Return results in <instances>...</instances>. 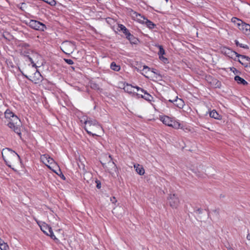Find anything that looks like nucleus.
I'll return each mask as SVG.
<instances>
[{
    "instance_id": "obj_32",
    "label": "nucleus",
    "mask_w": 250,
    "mask_h": 250,
    "mask_svg": "<svg viewBox=\"0 0 250 250\" xmlns=\"http://www.w3.org/2000/svg\"><path fill=\"white\" fill-rule=\"evenodd\" d=\"M43 1L50 5H55L56 4V1L54 0H43Z\"/></svg>"
},
{
    "instance_id": "obj_2",
    "label": "nucleus",
    "mask_w": 250,
    "mask_h": 250,
    "mask_svg": "<svg viewBox=\"0 0 250 250\" xmlns=\"http://www.w3.org/2000/svg\"><path fill=\"white\" fill-rule=\"evenodd\" d=\"M85 129L89 134L97 136L95 132L102 129L101 126L95 120H87L84 121Z\"/></svg>"
},
{
    "instance_id": "obj_36",
    "label": "nucleus",
    "mask_w": 250,
    "mask_h": 250,
    "mask_svg": "<svg viewBox=\"0 0 250 250\" xmlns=\"http://www.w3.org/2000/svg\"><path fill=\"white\" fill-rule=\"evenodd\" d=\"M91 87L93 89H98L99 88L98 85L95 83H91Z\"/></svg>"
},
{
    "instance_id": "obj_17",
    "label": "nucleus",
    "mask_w": 250,
    "mask_h": 250,
    "mask_svg": "<svg viewBox=\"0 0 250 250\" xmlns=\"http://www.w3.org/2000/svg\"><path fill=\"white\" fill-rule=\"evenodd\" d=\"M42 80V77L40 73L38 72H36L34 74V76L32 77L31 81L34 82L35 83H38L40 82H41Z\"/></svg>"
},
{
    "instance_id": "obj_41",
    "label": "nucleus",
    "mask_w": 250,
    "mask_h": 250,
    "mask_svg": "<svg viewBox=\"0 0 250 250\" xmlns=\"http://www.w3.org/2000/svg\"><path fill=\"white\" fill-rule=\"evenodd\" d=\"M235 44H236V45L237 46H240V44H241V43H239V42H238V41L237 40H235Z\"/></svg>"
},
{
    "instance_id": "obj_14",
    "label": "nucleus",
    "mask_w": 250,
    "mask_h": 250,
    "mask_svg": "<svg viewBox=\"0 0 250 250\" xmlns=\"http://www.w3.org/2000/svg\"><path fill=\"white\" fill-rule=\"evenodd\" d=\"M131 16L133 20L136 21L141 23H144V21H145L146 19L141 14H138L135 11L132 12L131 13Z\"/></svg>"
},
{
    "instance_id": "obj_42",
    "label": "nucleus",
    "mask_w": 250,
    "mask_h": 250,
    "mask_svg": "<svg viewBox=\"0 0 250 250\" xmlns=\"http://www.w3.org/2000/svg\"><path fill=\"white\" fill-rule=\"evenodd\" d=\"M228 250H234L233 248L230 247V246L227 247Z\"/></svg>"
},
{
    "instance_id": "obj_24",
    "label": "nucleus",
    "mask_w": 250,
    "mask_h": 250,
    "mask_svg": "<svg viewBox=\"0 0 250 250\" xmlns=\"http://www.w3.org/2000/svg\"><path fill=\"white\" fill-rule=\"evenodd\" d=\"M119 27L121 29V30L123 31V33L127 36V37L128 38L129 36H131V35L129 33V31L127 29V28L123 24H119Z\"/></svg>"
},
{
    "instance_id": "obj_8",
    "label": "nucleus",
    "mask_w": 250,
    "mask_h": 250,
    "mask_svg": "<svg viewBox=\"0 0 250 250\" xmlns=\"http://www.w3.org/2000/svg\"><path fill=\"white\" fill-rule=\"evenodd\" d=\"M27 60L31 62L33 67H37L41 63L39 62L42 60V57L36 53L31 52L30 55L27 56Z\"/></svg>"
},
{
    "instance_id": "obj_45",
    "label": "nucleus",
    "mask_w": 250,
    "mask_h": 250,
    "mask_svg": "<svg viewBox=\"0 0 250 250\" xmlns=\"http://www.w3.org/2000/svg\"><path fill=\"white\" fill-rule=\"evenodd\" d=\"M18 135H19V136L20 137V138L21 139V133H18Z\"/></svg>"
},
{
    "instance_id": "obj_44",
    "label": "nucleus",
    "mask_w": 250,
    "mask_h": 250,
    "mask_svg": "<svg viewBox=\"0 0 250 250\" xmlns=\"http://www.w3.org/2000/svg\"><path fill=\"white\" fill-rule=\"evenodd\" d=\"M59 176H60L62 179H65V177L64 175L62 173L61 174L58 175Z\"/></svg>"
},
{
    "instance_id": "obj_38",
    "label": "nucleus",
    "mask_w": 250,
    "mask_h": 250,
    "mask_svg": "<svg viewBox=\"0 0 250 250\" xmlns=\"http://www.w3.org/2000/svg\"><path fill=\"white\" fill-rule=\"evenodd\" d=\"M240 47H241L242 48H246V49L249 48V47L247 45H245V44H240Z\"/></svg>"
},
{
    "instance_id": "obj_29",
    "label": "nucleus",
    "mask_w": 250,
    "mask_h": 250,
    "mask_svg": "<svg viewBox=\"0 0 250 250\" xmlns=\"http://www.w3.org/2000/svg\"><path fill=\"white\" fill-rule=\"evenodd\" d=\"M110 68L113 70L118 71L120 70V66L117 65L115 62H112L110 64Z\"/></svg>"
},
{
    "instance_id": "obj_6",
    "label": "nucleus",
    "mask_w": 250,
    "mask_h": 250,
    "mask_svg": "<svg viewBox=\"0 0 250 250\" xmlns=\"http://www.w3.org/2000/svg\"><path fill=\"white\" fill-rule=\"evenodd\" d=\"M61 48L64 53L70 54L74 51L75 45L71 42L65 41L62 43Z\"/></svg>"
},
{
    "instance_id": "obj_7",
    "label": "nucleus",
    "mask_w": 250,
    "mask_h": 250,
    "mask_svg": "<svg viewBox=\"0 0 250 250\" xmlns=\"http://www.w3.org/2000/svg\"><path fill=\"white\" fill-rule=\"evenodd\" d=\"M105 157L108 159V163L106 164V166H103V167L106 171L113 175L115 173L117 172V167L116 164L112 161V158L111 156H105Z\"/></svg>"
},
{
    "instance_id": "obj_31",
    "label": "nucleus",
    "mask_w": 250,
    "mask_h": 250,
    "mask_svg": "<svg viewBox=\"0 0 250 250\" xmlns=\"http://www.w3.org/2000/svg\"><path fill=\"white\" fill-rule=\"evenodd\" d=\"M7 125L9 128L15 131V123L14 122H12V121H7Z\"/></svg>"
},
{
    "instance_id": "obj_25",
    "label": "nucleus",
    "mask_w": 250,
    "mask_h": 250,
    "mask_svg": "<svg viewBox=\"0 0 250 250\" xmlns=\"http://www.w3.org/2000/svg\"><path fill=\"white\" fill-rule=\"evenodd\" d=\"M234 80L239 84H242L243 85L247 84L248 83L243 78H241L238 76H236L234 77Z\"/></svg>"
},
{
    "instance_id": "obj_28",
    "label": "nucleus",
    "mask_w": 250,
    "mask_h": 250,
    "mask_svg": "<svg viewBox=\"0 0 250 250\" xmlns=\"http://www.w3.org/2000/svg\"><path fill=\"white\" fill-rule=\"evenodd\" d=\"M144 23L146 25V26L150 29H153L154 27V24L149 20L146 19L145 21H144Z\"/></svg>"
},
{
    "instance_id": "obj_30",
    "label": "nucleus",
    "mask_w": 250,
    "mask_h": 250,
    "mask_svg": "<svg viewBox=\"0 0 250 250\" xmlns=\"http://www.w3.org/2000/svg\"><path fill=\"white\" fill-rule=\"evenodd\" d=\"M157 46L159 48V51L158 53V54L159 56L161 55H164L165 54V51L163 48V46L162 45H158Z\"/></svg>"
},
{
    "instance_id": "obj_43",
    "label": "nucleus",
    "mask_w": 250,
    "mask_h": 250,
    "mask_svg": "<svg viewBox=\"0 0 250 250\" xmlns=\"http://www.w3.org/2000/svg\"><path fill=\"white\" fill-rule=\"evenodd\" d=\"M97 188H101V184H100V183H97Z\"/></svg>"
},
{
    "instance_id": "obj_4",
    "label": "nucleus",
    "mask_w": 250,
    "mask_h": 250,
    "mask_svg": "<svg viewBox=\"0 0 250 250\" xmlns=\"http://www.w3.org/2000/svg\"><path fill=\"white\" fill-rule=\"evenodd\" d=\"M231 21L238 27L243 33L248 34L250 32V25L247 24L239 19L233 17Z\"/></svg>"
},
{
    "instance_id": "obj_10",
    "label": "nucleus",
    "mask_w": 250,
    "mask_h": 250,
    "mask_svg": "<svg viewBox=\"0 0 250 250\" xmlns=\"http://www.w3.org/2000/svg\"><path fill=\"white\" fill-rule=\"evenodd\" d=\"M168 203L170 206L173 208H177L180 203L178 197L175 194H170L168 198Z\"/></svg>"
},
{
    "instance_id": "obj_13",
    "label": "nucleus",
    "mask_w": 250,
    "mask_h": 250,
    "mask_svg": "<svg viewBox=\"0 0 250 250\" xmlns=\"http://www.w3.org/2000/svg\"><path fill=\"white\" fill-rule=\"evenodd\" d=\"M236 57L238 58L239 62L245 67L250 66V58L246 56L241 55L237 53Z\"/></svg>"
},
{
    "instance_id": "obj_3",
    "label": "nucleus",
    "mask_w": 250,
    "mask_h": 250,
    "mask_svg": "<svg viewBox=\"0 0 250 250\" xmlns=\"http://www.w3.org/2000/svg\"><path fill=\"white\" fill-rule=\"evenodd\" d=\"M1 153L5 163L9 167H11V163L14 161L15 151L9 148H5L2 149Z\"/></svg>"
},
{
    "instance_id": "obj_18",
    "label": "nucleus",
    "mask_w": 250,
    "mask_h": 250,
    "mask_svg": "<svg viewBox=\"0 0 250 250\" xmlns=\"http://www.w3.org/2000/svg\"><path fill=\"white\" fill-rule=\"evenodd\" d=\"M134 167L135 168L136 171L140 175H143L145 173V169L143 167L139 165L135 164L134 165Z\"/></svg>"
},
{
    "instance_id": "obj_39",
    "label": "nucleus",
    "mask_w": 250,
    "mask_h": 250,
    "mask_svg": "<svg viewBox=\"0 0 250 250\" xmlns=\"http://www.w3.org/2000/svg\"><path fill=\"white\" fill-rule=\"evenodd\" d=\"M8 65L10 67V66L12 68H14V66L12 64V63H11L10 62H9L8 63Z\"/></svg>"
},
{
    "instance_id": "obj_12",
    "label": "nucleus",
    "mask_w": 250,
    "mask_h": 250,
    "mask_svg": "<svg viewBox=\"0 0 250 250\" xmlns=\"http://www.w3.org/2000/svg\"><path fill=\"white\" fill-rule=\"evenodd\" d=\"M28 45L24 43L20 42L18 44L19 51L21 55H23L26 57L27 59V56L30 55V50L27 48Z\"/></svg>"
},
{
    "instance_id": "obj_1",
    "label": "nucleus",
    "mask_w": 250,
    "mask_h": 250,
    "mask_svg": "<svg viewBox=\"0 0 250 250\" xmlns=\"http://www.w3.org/2000/svg\"><path fill=\"white\" fill-rule=\"evenodd\" d=\"M41 160L49 169H51L57 175L62 174V171L57 163L48 154L42 155L41 156Z\"/></svg>"
},
{
    "instance_id": "obj_19",
    "label": "nucleus",
    "mask_w": 250,
    "mask_h": 250,
    "mask_svg": "<svg viewBox=\"0 0 250 250\" xmlns=\"http://www.w3.org/2000/svg\"><path fill=\"white\" fill-rule=\"evenodd\" d=\"M222 52L224 53L225 54L229 56H231V57H233V55H236L237 53L235 51H233L227 48H224L222 50Z\"/></svg>"
},
{
    "instance_id": "obj_47",
    "label": "nucleus",
    "mask_w": 250,
    "mask_h": 250,
    "mask_svg": "<svg viewBox=\"0 0 250 250\" xmlns=\"http://www.w3.org/2000/svg\"><path fill=\"white\" fill-rule=\"evenodd\" d=\"M17 156L20 159V156L17 154Z\"/></svg>"
},
{
    "instance_id": "obj_16",
    "label": "nucleus",
    "mask_w": 250,
    "mask_h": 250,
    "mask_svg": "<svg viewBox=\"0 0 250 250\" xmlns=\"http://www.w3.org/2000/svg\"><path fill=\"white\" fill-rule=\"evenodd\" d=\"M135 89H136L137 90V91H139L140 89H141V88L139 87H133L131 85L128 84L125 85V86L124 87V90L125 92H126L127 93H134L135 92L134 91Z\"/></svg>"
},
{
    "instance_id": "obj_5",
    "label": "nucleus",
    "mask_w": 250,
    "mask_h": 250,
    "mask_svg": "<svg viewBox=\"0 0 250 250\" xmlns=\"http://www.w3.org/2000/svg\"><path fill=\"white\" fill-rule=\"evenodd\" d=\"M160 120L163 124L168 126L172 127L175 129L181 128L184 129L179 122L172 120V119L168 116H162L160 117Z\"/></svg>"
},
{
    "instance_id": "obj_35",
    "label": "nucleus",
    "mask_w": 250,
    "mask_h": 250,
    "mask_svg": "<svg viewBox=\"0 0 250 250\" xmlns=\"http://www.w3.org/2000/svg\"><path fill=\"white\" fill-rule=\"evenodd\" d=\"M65 62L68 64H73V61L71 59H64Z\"/></svg>"
},
{
    "instance_id": "obj_34",
    "label": "nucleus",
    "mask_w": 250,
    "mask_h": 250,
    "mask_svg": "<svg viewBox=\"0 0 250 250\" xmlns=\"http://www.w3.org/2000/svg\"><path fill=\"white\" fill-rule=\"evenodd\" d=\"M149 70H150V68L148 66H147L146 65L143 66V69L142 71H144V73H146L147 71H149Z\"/></svg>"
},
{
    "instance_id": "obj_21",
    "label": "nucleus",
    "mask_w": 250,
    "mask_h": 250,
    "mask_svg": "<svg viewBox=\"0 0 250 250\" xmlns=\"http://www.w3.org/2000/svg\"><path fill=\"white\" fill-rule=\"evenodd\" d=\"M82 168L84 171L83 173L84 176V180H86L87 182H88L89 180H90L92 178V174L91 173L87 172L85 169V166L84 165H83L82 167Z\"/></svg>"
},
{
    "instance_id": "obj_48",
    "label": "nucleus",
    "mask_w": 250,
    "mask_h": 250,
    "mask_svg": "<svg viewBox=\"0 0 250 250\" xmlns=\"http://www.w3.org/2000/svg\"><path fill=\"white\" fill-rule=\"evenodd\" d=\"M166 0L167 1H168V0Z\"/></svg>"
},
{
    "instance_id": "obj_46",
    "label": "nucleus",
    "mask_w": 250,
    "mask_h": 250,
    "mask_svg": "<svg viewBox=\"0 0 250 250\" xmlns=\"http://www.w3.org/2000/svg\"><path fill=\"white\" fill-rule=\"evenodd\" d=\"M194 172L196 173L197 172H199L200 171L198 170H194Z\"/></svg>"
},
{
    "instance_id": "obj_33",
    "label": "nucleus",
    "mask_w": 250,
    "mask_h": 250,
    "mask_svg": "<svg viewBox=\"0 0 250 250\" xmlns=\"http://www.w3.org/2000/svg\"><path fill=\"white\" fill-rule=\"evenodd\" d=\"M160 60L165 63H168V60L167 58L164 57L163 55L159 56Z\"/></svg>"
},
{
    "instance_id": "obj_23",
    "label": "nucleus",
    "mask_w": 250,
    "mask_h": 250,
    "mask_svg": "<svg viewBox=\"0 0 250 250\" xmlns=\"http://www.w3.org/2000/svg\"><path fill=\"white\" fill-rule=\"evenodd\" d=\"M209 116L210 117L214 118L215 119H221V115H220L215 110H213L209 112Z\"/></svg>"
},
{
    "instance_id": "obj_20",
    "label": "nucleus",
    "mask_w": 250,
    "mask_h": 250,
    "mask_svg": "<svg viewBox=\"0 0 250 250\" xmlns=\"http://www.w3.org/2000/svg\"><path fill=\"white\" fill-rule=\"evenodd\" d=\"M140 90L142 92L144 93V95L141 94V96L142 98H144L147 101H151L152 100L153 98L149 94H148L146 91H145L144 90L141 88Z\"/></svg>"
},
{
    "instance_id": "obj_15",
    "label": "nucleus",
    "mask_w": 250,
    "mask_h": 250,
    "mask_svg": "<svg viewBox=\"0 0 250 250\" xmlns=\"http://www.w3.org/2000/svg\"><path fill=\"white\" fill-rule=\"evenodd\" d=\"M171 103H173L174 105H175L177 107L182 108L184 106V102L181 99H179L177 97L176 99L174 100H169L168 101Z\"/></svg>"
},
{
    "instance_id": "obj_22",
    "label": "nucleus",
    "mask_w": 250,
    "mask_h": 250,
    "mask_svg": "<svg viewBox=\"0 0 250 250\" xmlns=\"http://www.w3.org/2000/svg\"><path fill=\"white\" fill-rule=\"evenodd\" d=\"M5 117L7 121H12L11 118H14V114L10 110L7 109L5 112Z\"/></svg>"
},
{
    "instance_id": "obj_11",
    "label": "nucleus",
    "mask_w": 250,
    "mask_h": 250,
    "mask_svg": "<svg viewBox=\"0 0 250 250\" xmlns=\"http://www.w3.org/2000/svg\"><path fill=\"white\" fill-rule=\"evenodd\" d=\"M29 25L32 28L37 30L44 31L45 26L44 24L35 20H30Z\"/></svg>"
},
{
    "instance_id": "obj_37",
    "label": "nucleus",
    "mask_w": 250,
    "mask_h": 250,
    "mask_svg": "<svg viewBox=\"0 0 250 250\" xmlns=\"http://www.w3.org/2000/svg\"><path fill=\"white\" fill-rule=\"evenodd\" d=\"M110 201L113 204L117 202V200L116 199V198L114 197L111 198Z\"/></svg>"
},
{
    "instance_id": "obj_26",
    "label": "nucleus",
    "mask_w": 250,
    "mask_h": 250,
    "mask_svg": "<svg viewBox=\"0 0 250 250\" xmlns=\"http://www.w3.org/2000/svg\"><path fill=\"white\" fill-rule=\"evenodd\" d=\"M105 156H111L110 155H108L106 154H103L101 157V163L103 165V166H106V164L108 163V159L105 157Z\"/></svg>"
},
{
    "instance_id": "obj_9",
    "label": "nucleus",
    "mask_w": 250,
    "mask_h": 250,
    "mask_svg": "<svg viewBox=\"0 0 250 250\" xmlns=\"http://www.w3.org/2000/svg\"><path fill=\"white\" fill-rule=\"evenodd\" d=\"M41 229L46 235L49 236L52 239L54 240H57L55 235L53 233L51 228L48 226L45 223H42L41 225L39 224Z\"/></svg>"
},
{
    "instance_id": "obj_40",
    "label": "nucleus",
    "mask_w": 250,
    "mask_h": 250,
    "mask_svg": "<svg viewBox=\"0 0 250 250\" xmlns=\"http://www.w3.org/2000/svg\"><path fill=\"white\" fill-rule=\"evenodd\" d=\"M247 240H248L249 241H250V233H248L247 235V237H246Z\"/></svg>"
},
{
    "instance_id": "obj_27",
    "label": "nucleus",
    "mask_w": 250,
    "mask_h": 250,
    "mask_svg": "<svg viewBox=\"0 0 250 250\" xmlns=\"http://www.w3.org/2000/svg\"><path fill=\"white\" fill-rule=\"evenodd\" d=\"M0 249L1 250H8V246L0 238Z\"/></svg>"
}]
</instances>
